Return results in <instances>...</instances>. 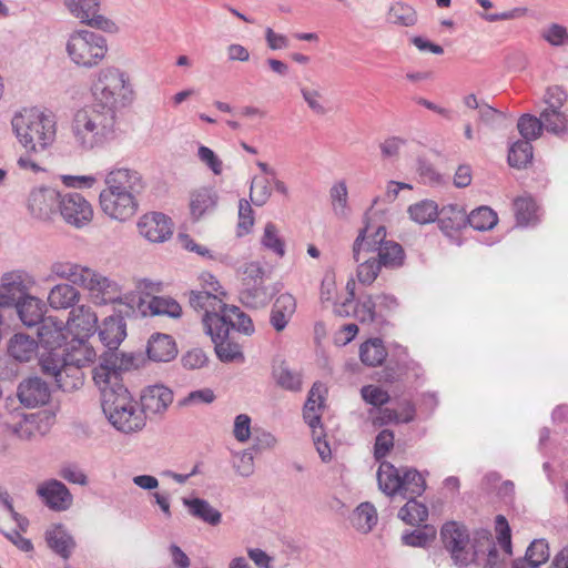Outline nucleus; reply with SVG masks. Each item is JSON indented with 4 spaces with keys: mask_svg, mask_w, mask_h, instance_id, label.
I'll return each mask as SVG.
<instances>
[{
    "mask_svg": "<svg viewBox=\"0 0 568 568\" xmlns=\"http://www.w3.org/2000/svg\"><path fill=\"white\" fill-rule=\"evenodd\" d=\"M130 368V361L110 354L94 368L93 381L101 392V405L109 422L119 432L131 434L145 426V416L121 383V374Z\"/></svg>",
    "mask_w": 568,
    "mask_h": 568,
    "instance_id": "obj_1",
    "label": "nucleus"
},
{
    "mask_svg": "<svg viewBox=\"0 0 568 568\" xmlns=\"http://www.w3.org/2000/svg\"><path fill=\"white\" fill-rule=\"evenodd\" d=\"M74 144L82 151L103 148L118 135V115L94 105L78 110L71 122Z\"/></svg>",
    "mask_w": 568,
    "mask_h": 568,
    "instance_id": "obj_2",
    "label": "nucleus"
},
{
    "mask_svg": "<svg viewBox=\"0 0 568 568\" xmlns=\"http://www.w3.org/2000/svg\"><path fill=\"white\" fill-rule=\"evenodd\" d=\"M90 91L92 105L114 115L119 110L131 105L135 99L130 75L113 65L102 68L94 73Z\"/></svg>",
    "mask_w": 568,
    "mask_h": 568,
    "instance_id": "obj_3",
    "label": "nucleus"
},
{
    "mask_svg": "<svg viewBox=\"0 0 568 568\" xmlns=\"http://www.w3.org/2000/svg\"><path fill=\"white\" fill-rule=\"evenodd\" d=\"M93 351L88 347H72L71 352L40 354L43 374L52 376L59 389L73 392L83 385L84 367L93 358Z\"/></svg>",
    "mask_w": 568,
    "mask_h": 568,
    "instance_id": "obj_4",
    "label": "nucleus"
},
{
    "mask_svg": "<svg viewBox=\"0 0 568 568\" xmlns=\"http://www.w3.org/2000/svg\"><path fill=\"white\" fill-rule=\"evenodd\" d=\"M20 144L29 153L45 151L55 139V122L38 109H23L11 121Z\"/></svg>",
    "mask_w": 568,
    "mask_h": 568,
    "instance_id": "obj_5",
    "label": "nucleus"
},
{
    "mask_svg": "<svg viewBox=\"0 0 568 568\" xmlns=\"http://www.w3.org/2000/svg\"><path fill=\"white\" fill-rule=\"evenodd\" d=\"M81 287L89 292V295L97 304L124 305V315L134 313L136 296L133 293H124L122 285L115 280L88 267Z\"/></svg>",
    "mask_w": 568,
    "mask_h": 568,
    "instance_id": "obj_6",
    "label": "nucleus"
},
{
    "mask_svg": "<svg viewBox=\"0 0 568 568\" xmlns=\"http://www.w3.org/2000/svg\"><path fill=\"white\" fill-rule=\"evenodd\" d=\"M65 51L71 60L79 68L92 69L99 65L108 53L106 39L90 30H75L70 33Z\"/></svg>",
    "mask_w": 568,
    "mask_h": 568,
    "instance_id": "obj_7",
    "label": "nucleus"
},
{
    "mask_svg": "<svg viewBox=\"0 0 568 568\" xmlns=\"http://www.w3.org/2000/svg\"><path fill=\"white\" fill-rule=\"evenodd\" d=\"M440 537L455 566L464 568L479 560L480 550L476 541L470 544L468 530L464 525L456 521L446 523L442 527Z\"/></svg>",
    "mask_w": 568,
    "mask_h": 568,
    "instance_id": "obj_8",
    "label": "nucleus"
},
{
    "mask_svg": "<svg viewBox=\"0 0 568 568\" xmlns=\"http://www.w3.org/2000/svg\"><path fill=\"white\" fill-rule=\"evenodd\" d=\"M567 94L558 85L548 88L545 94L547 106L540 112L545 130L558 136L568 134V115L561 109Z\"/></svg>",
    "mask_w": 568,
    "mask_h": 568,
    "instance_id": "obj_9",
    "label": "nucleus"
},
{
    "mask_svg": "<svg viewBox=\"0 0 568 568\" xmlns=\"http://www.w3.org/2000/svg\"><path fill=\"white\" fill-rule=\"evenodd\" d=\"M97 332L99 339L108 348V351L101 356L100 364L103 362L105 356L116 354L120 359L124 358V361H130V366L132 365V357H126L124 354H119L116 352L120 344L126 337V323L123 315L119 314L105 317L102 324L97 326Z\"/></svg>",
    "mask_w": 568,
    "mask_h": 568,
    "instance_id": "obj_10",
    "label": "nucleus"
},
{
    "mask_svg": "<svg viewBox=\"0 0 568 568\" xmlns=\"http://www.w3.org/2000/svg\"><path fill=\"white\" fill-rule=\"evenodd\" d=\"M70 13L91 28L111 32L115 24L106 17L99 13L100 0H64Z\"/></svg>",
    "mask_w": 568,
    "mask_h": 568,
    "instance_id": "obj_11",
    "label": "nucleus"
},
{
    "mask_svg": "<svg viewBox=\"0 0 568 568\" xmlns=\"http://www.w3.org/2000/svg\"><path fill=\"white\" fill-rule=\"evenodd\" d=\"M58 212L67 223L77 227L90 222L93 214L90 203L77 192L61 194Z\"/></svg>",
    "mask_w": 568,
    "mask_h": 568,
    "instance_id": "obj_12",
    "label": "nucleus"
},
{
    "mask_svg": "<svg viewBox=\"0 0 568 568\" xmlns=\"http://www.w3.org/2000/svg\"><path fill=\"white\" fill-rule=\"evenodd\" d=\"M61 193L53 187H38L30 192L28 209L39 220H50L59 211Z\"/></svg>",
    "mask_w": 568,
    "mask_h": 568,
    "instance_id": "obj_13",
    "label": "nucleus"
},
{
    "mask_svg": "<svg viewBox=\"0 0 568 568\" xmlns=\"http://www.w3.org/2000/svg\"><path fill=\"white\" fill-rule=\"evenodd\" d=\"M39 345L43 348L41 354L68 353L62 348L67 341V328L62 321H58L51 316L47 317L38 327Z\"/></svg>",
    "mask_w": 568,
    "mask_h": 568,
    "instance_id": "obj_14",
    "label": "nucleus"
},
{
    "mask_svg": "<svg viewBox=\"0 0 568 568\" xmlns=\"http://www.w3.org/2000/svg\"><path fill=\"white\" fill-rule=\"evenodd\" d=\"M217 322L220 323V327L215 326L214 328L206 331L214 344V351L217 358L223 363H243L245 361V356L242 351V346L230 339V333H227L226 326H223L225 325L224 320L220 318Z\"/></svg>",
    "mask_w": 568,
    "mask_h": 568,
    "instance_id": "obj_15",
    "label": "nucleus"
},
{
    "mask_svg": "<svg viewBox=\"0 0 568 568\" xmlns=\"http://www.w3.org/2000/svg\"><path fill=\"white\" fill-rule=\"evenodd\" d=\"M67 324L75 331L78 347H87L84 341L97 332L98 316L90 306L79 305L71 310Z\"/></svg>",
    "mask_w": 568,
    "mask_h": 568,
    "instance_id": "obj_16",
    "label": "nucleus"
},
{
    "mask_svg": "<svg viewBox=\"0 0 568 568\" xmlns=\"http://www.w3.org/2000/svg\"><path fill=\"white\" fill-rule=\"evenodd\" d=\"M101 210L111 219L126 221L132 217L138 210L136 196L131 193L122 195L100 194Z\"/></svg>",
    "mask_w": 568,
    "mask_h": 568,
    "instance_id": "obj_17",
    "label": "nucleus"
},
{
    "mask_svg": "<svg viewBox=\"0 0 568 568\" xmlns=\"http://www.w3.org/2000/svg\"><path fill=\"white\" fill-rule=\"evenodd\" d=\"M189 302L195 311L204 312L202 322L205 332L216 326L210 325L209 318L220 317V314H222L225 303L219 294H214L211 291H191Z\"/></svg>",
    "mask_w": 568,
    "mask_h": 568,
    "instance_id": "obj_18",
    "label": "nucleus"
},
{
    "mask_svg": "<svg viewBox=\"0 0 568 568\" xmlns=\"http://www.w3.org/2000/svg\"><path fill=\"white\" fill-rule=\"evenodd\" d=\"M140 234L150 242H164L172 235L170 217L152 212L143 215L138 223Z\"/></svg>",
    "mask_w": 568,
    "mask_h": 568,
    "instance_id": "obj_19",
    "label": "nucleus"
},
{
    "mask_svg": "<svg viewBox=\"0 0 568 568\" xmlns=\"http://www.w3.org/2000/svg\"><path fill=\"white\" fill-rule=\"evenodd\" d=\"M173 400V393L163 385L149 386L141 395L140 409L145 418L163 414Z\"/></svg>",
    "mask_w": 568,
    "mask_h": 568,
    "instance_id": "obj_20",
    "label": "nucleus"
},
{
    "mask_svg": "<svg viewBox=\"0 0 568 568\" xmlns=\"http://www.w3.org/2000/svg\"><path fill=\"white\" fill-rule=\"evenodd\" d=\"M386 237V227L379 225L373 233H369V225L359 230L357 237L353 244V258L355 262H361L367 258L371 253H378L379 246Z\"/></svg>",
    "mask_w": 568,
    "mask_h": 568,
    "instance_id": "obj_21",
    "label": "nucleus"
},
{
    "mask_svg": "<svg viewBox=\"0 0 568 568\" xmlns=\"http://www.w3.org/2000/svg\"><path fill=\"white\" fill-rule=\"evenodd\" d=\"M18 398L27 407L44 405L50 399V388L40 377H29L22 381L18 387Z\"/></svg>",
    "mask_w": 568,
    "mask_h": 568,
    "instance_id": "obj_22",
    "label": "nucleus"
},
{
    "mask_svg": "<svg viewBox=\"0 0 568 568\" xmlns=\"http://www.w3.org/2000/svg\"><path fill=\"white\" fill-rule=\"evenodd\" d=\"M37 493L49 508L59 511L68 509L73 499L68 487L57 479L45 481L38 488Z\"/></svg>",
    "mask_w": 568,
    "mask_h": 568,
    "instance_id": "obj_23",
    "label": "nucleus"
},
{
    "mask_svg": "<svg viewBox=\"0 0 568 568\" xmlns=\"http://www.w3.org/2000/svg\"><path fill=\"white\" fill-rule=\"evenodd\" d=\"M220 318L224 320V326H226L227 333H230L231 329H236L237 332L250 336L255 331L251 317L242 312L237 306L225 304L220 317L215 316L209 318L210 325H216V327H220V323L217 322Z\"/></svg>",
    "mask_w": 568,
    "mask_h": 568,
    "instance_id": "obj_24",
    "label": "nucleus"
},
{
    "mask_svg": "<svg viewBox=\"0 0 568 568\" xmlns=\"http://www.w3.org/2000/svg\"><path fill=\"white\" fill-rule=\"evenodd\" d=\"M148 357L156 363H168L178 355L176 343L172 336L162 333L153 334L146 347Z\"/></svg>",
    "mask_w": 568,
    "mask_h": 568,
    "instance_id": "obj_25",
    "label": "nucleus"
},
{
    "mask_svg": "<svg viewBox=\"0 0 568 568\" xmlns=\"http://www.w3.org/2000/svg\"><path fill=\"white\" fill-rule=\"evenodd\" d=\"M16 310L21 322L28 326H37L42 323L47 306L44 302L31 295H24L18 298Z\"/></svg>",
    "mask_w": 568,
    "mask_h": 568,
    "instance_id": "obj_26",
    "label": "nucleus"
},
{
    "mask_svg": "<svg viewBox=\"0 0 568 568\" xmlns=\"http://www.w3.org/2000/svg\"><path fill=\"white\" fill-rule=\"evenodd\" d=\"M295 312V297L290 293H283L276 297L272 305L270 324L276 332H282L286 328Z\"/></svg>",
    "mask_w": 568,
    "mask_h": 568,
    "instance_id": "obj_27",
    "label": "nucleus"
},
{
    "mask_svg": "<svg viewBox=\"0 0 568 568\" xmlns=\"http://www.w3.org/2000/svg\"><path fill=\"white\" fill-rule=\"evenodd\" d=\"M326 388L321 382H315L308 392L303 407V418L313 429L321 426L322 409L324 406V393Z\"/></svg>",
    "mask_w": 568,
    "mask_h": 568,
    "instance_id": "obj_28",
    "label": "nucleus"
},
{
    "mask_svg": "<svg viewBox=\"0 0 568 568\" xmlns=\"http://www.w3.org/2000/svg\"><path fill=\"white\" fill-rule=\"evenodd\" d=\"M400 410L389 407L377 408V415L373 416V425L382 427L388 424H408L415 419L416 410L410 400L400 403Z\"/></svg>",
    "mask_w": 568,
    "mask_h": 568,
    "instance_id": "obj_29",
    "label": "nucleus"
},
{
    "mask_svg": "<svg viewBox=\"0 0 568 568\" xmlns=\"http://www.w3.org/2000/svg\"><path fill=\"white\" fill-rule=\"evenodd\" d=\"M17 420L12 424H6L7 430L22 440H31L38 435H43L40 427L41 417L39 414H20L16 416Z\"/></svg>",
    "mask_w": 568,
    "mask_h": 568,
    "instance_id": "obj_30",
    "label": "nucleus"
},
{
    "mask_svg": "<svg viewBox=\"0 0 568 568\" xmlns=\"http://www.w3.org/2000/svg\"><path fill=\"white\" fill-rule=\"evenodd\" d=\"M105 183H115L122 189L131 192L132 196H136L144 189L141 174L132 169L118 168L111 170L104 179Z\"/></svg>",
    "mask_w": 568,
    "mask_h": 568,
    "instance_id": "obj_31",
    "label": "nucleus"
},
{
    "mask_svg": "<svg viewBox=\"0 0 568 568\" xmlns=\"http://www.w3.org/2000/svg\"><path fill=\"white\" fill-rule=\"evenodd\" d=\"M80 300V292L71 284L61 283L53 286L48 295V303L54 310L75 307Z\"/></svg>",
    "mask_w": 568,
    "mask_h": 568,
    "instance_id": "obj_32",
    "label": "nucleus"
},
{
    "mask_svg": "<svg viewBox=\"0 0 568 568\" xmlns=\"http://www.w3.org/2000/svg\"><path fill=\"white\" fill-rule=\"evenodd\" d=\"M183 505L187 508L190 515L211 526H217L222 520V514L202 498H183Z\"/></svg>",
    "mask_w": 568,
    "mask_h": 568,
    "instance_id": "obj_33",
    "label": "nucleus"
},
{
    "mask_svg": "<svg viewBox=\"0 0 568 568\" xmlns=\"http://www.w3.org/2000/svg\"><path fill=\"white\" fill-rule=\"evenodd\" d=\"M402 468H396L388 462H383L377 471L379 489L387 496L399 494L403 481L400 480Z\"/></svg>",
    "mask_w": 568,
    "mask_h": 568,
    "instance_id": "obj_34",
    "label": "nucleus"
},
{
    "mask_svg": "<svg viewBox=\"0 0 568 568\" xmlns=\"http://www.w3.org/2000/svg\"><path fill=\"white\" fill-rule=\"evenodd\" d=\"M400 480L403 485L398 495L404 499L417 498L422 496L426 489L424 476L415 468L403 467Z\"/></svg>",
    "mask_w": 568,
    "mask_h": 568,
    "instance_id": "obj_35",
    "label": "nucleus"
},
{
    "mask_svg": "<svg viewBox=\"0 0 568 568\" xmlns=\"http://www.w3.org/2000/svg\"><path fill=\"white\" fill-rule=\"evenodd\" d=\"M272 293L261 283H247L240 292V301L250 308H261L271 300Z\"/></svg>",
    "mask_w": 568,
    "mask_h": 568,
    "instance_id": "obj_36",
    "label": "nucleus"
},
{
    "mask_svg": "<svg viewBox=\"0 0 568 568\" xmlns=\"http://www.w3.org/2000/svg\"><path fill=\"white\" fill-rule=\"evenodd\" d=\"M49 547L63 559H68L75 547L72 536L61 526H55L45 535Z\"/></svg>",
    "mask_w": 568,
    "mask_h": 568,
    "instance_id": "obj_37",
    "label": "nucleus"
},
{
    "mask_svg": "<svg viewBox=\"0 0 568 568\" xmlns=\"http://www.w3.org/2000/svg\"><path fill=\"white\" fill-rule=\"evenodd\" d=\"M375 257L382 267L398 268L404 265L405 252L400 244L385 237Z\"/></svg>",
    "mask_w": 568,
    "mask_h": 568,
    "instance_id": "obj_38",
    "label": "nucleus"
},
{
    "mask_svg": "<svg viewBox=\"0 0 568 568\" xmlns=\"http://www.w3.org/2000/svg\"><path fill=\"white\" fill-rule=\"evenodd\" d=\"M38 348V343L30 336L18 333L14 334L8 345V353L19 362H29Z\"/></svg>",
    "mask_w": 568,
    "mask_h": 568,
    "instance_id": "obj_39",
    "label": "nucleus"
},
{
    "mask_svg": "<svg viewBox=\"0 0 568 568\" xmlns=\"http://www.w3.org/2000/svg\"><path fill=\"white\" fill-rule=\"evenodd\" d=\"M417 11L406 2L397 1L387 11V21L400 27H413L417 23Z\"/></svg>",
    "mask_w": 568,
    "mask_h": 568,
    "instance_id": "obj_40",
    "label": "nucleus"
},
{
    "mask_svg": "<svg viewBox=\"0 0 568 568\" xmlns=\"http://www.w3.org/2000/svg\"><path fill=\"white\" fill-rule=\"evenodd\" d=\"M273 377L276 384L285 390L300 392L302 389V374L293 371L285 362L273 367Z\"/></svg>",
    "mask_w": 568,
    "mask_h": 568,
    "instance_id": "obj_41",
    "label": "nucleus"
},
{
    "mask_svg": "<svg viewBox=\"0 0 568 568\" xmlns=\"http://www.w3.org/2000/svg\"><path fill=\"white\" fill-rule=\"evenodd\" d=\"M87 270L88 266H83L71 262H54L50 267V272L52 275L62 280H68L73 285H78L80 287L83 282Z\"/></svg>",
    "mask_w": 568,
    "mask_h": 568,
    "instance_id": "obj_42",
    "label": "nucleus"
},
{
    "mask_svg": "<svg viewBox=\"0 0 568 568\" xmlns=\"http://www.w3.org/2000/svg\"><path fill=\"white\" fill-rule=\"evenodd\" d=\"M353 316L362 324L381 325V313H376L372 294L364 295L356 302Z\"/></svg>",
    "mask_w": 568,
    "mask_h": 568,
    "instance_id": "obj_43",
    "label": "nucleus"
},
{
    "mask_svg": "<svg viewBox=\"0 0 568 568\" xmlns=\"http://www.w3.org/2000/svg\"><path fill=\"white\" fill-rule=\"evenodd\" d=\"M352 523L358 531L369 532L377 524V511L374 505L368 501L358 505L353 513Z\"/></svg>",
    "mask_w": 568,
    "mask_h": 568,
    "instance_id": "obj_44",
    "label": "nucleus"
},
{
    "mask_svg": "<svg viewBox=\"0 0 568 568\" xmlns=\"http://www.w3.org/2000/svg\"><path fill=\"white\" fill-rule=\"evenodd\" d=\"M386 349L382 339L373 338L363 343L359 347V357L363 364L367 366H378L386 358Z\"/></svg>",
    "mask_w": 568,
    "mask_h": 568,
    "instance_id": "obj_45",
    "label": "nucleus"
},
{
    "mask_svg": "<svg viewBox=\"0 0 568 568\" xmlns=\"http://www.w3.org/2000/svg\"><path fill=\"white\" fill-rule=\"evenodd\" d=\"M514 209L517 224L521 226L534 225L539 220L537 204L529 196L516 199Z\"/></svg>",
    "mask_w": 568,
    "mask_h": 568,
    "instance_id": "obj_46",
    "label": "nucleus"
},
{
    "mask_svg": "<svg viewBox=\"0 0 568 568\" xmlns=\"http://www.w3.org/2000/svg\"><path fill=\"white\" fill-rule=\"evenodd\" d=\"M409 217L418 224L434 222L439 214L438 205L432 200H423L408 206Z\"/></svg>",
    "mask_w": 568,
    "mask_h": 568,
    "instance_id": "obj_47",
    "label": "nucleus"
},
{
    "mask_svg": "<svg viewBox=\"0 0 568 568\" xmlns=\"http://www.w3.org/2000/svg\"><path fill=\"white\" fill-rule=\"evenodd\" d=\"M439 224L443 229L459 230L466 225V211L458 204H448L439 210Z\"/></svg>",
    "mask_w": 568,
    "mask_h": 568,
    "instance_id": "obj_48",
    "label": "nucleus"
},
{
    "mask_svg": "<svg viewBox=\"0 0 568 568\" xmlns=\"http://www.w3.org/2000/svg\"><path fill=\"white\" fill-rule=\"evenodd\" d=\"M498 222L497 214L488 206H480L473 210L466 217V224L474 230H491Z\"/></svg>",
    "mask_w": 568,
    "mask_h": 568,
    "instance_id": "obj_49",
    "label": "nucleus"
},
{
    "mask_svg": "<svg viewBox=\"0 0 568 568\" xmlns=\"http://www.w3.org/2000/svg\"><path fill=\"white\" fill-rule=\"evenodd\" d=\"M428 517L427 507L417 501L416 498H407V503L399 509L398 518L407 525H418Z\"/></svg>",
    "mask_w": 568,
    "mask_h": 568,
    "instance_id": "obj_50",
    "label": "nucleus"
},
{
    "mask_svg": "<svg viewBox=\"0 0 568 568\" xmlns=\"http://www.w3.org/2000/svg\"><path fill=\"white\" fill-rule=\"evenodd\" d=\"M148 308L151 315H166L172 318H179L182 315L181 305L170 296H153Z\"/></svg>",
    "mask_w": 568,
    "mask_h": 568,
    "instance_id": "obj_51",
    "label": "nucleus"
},
{
    "mask_svg": "<svg viewBox=\"0 0 568 568\" xmlns=\"http://www.w3.org/2000/svg\"><path fill=\"white\" fill-rule=\"evenodd\" d=\"M476 546L479 548V557L486 556L483 568H501L499 551L493 538L488 534H483L476 539ZM480 564V559L476 561Z\"/></svg>",
    "mask_w": 568,
    "mask_h": 568,
    "instance_id": "obj_52",
    "label": "nucleus"
},
{
    "mask_svg": "<svg viewBox=\"0 0 568 568\" xmlns=\"http://www.w3.org/2000/svg\"><path fill=\"white\" fill-rule=\"evenodd\" d=\"M216 204V195L210 189H201L191 196L190 210L195 219H200L206 211Z\"/></svg>",
    "mask_w": 568,
    "mask_h": 568,
    "instance_id": "obj_53",
    "label": "nucleus"
},
{
    "mask_svg": "<svg viewBox=\"0 0 568 568\" xmlns=\"http://www.w3.org/2000/svg\"><path fill=\"white\" fill-rule=\"evenodd\" d=\"M532 160V145L530 142L519 140L515 142L508 152V163L513 168H525Z\"/></svg>",
    "mask_w": 568,
    "mask_h": 568,
    "instance_id": "obj_54",
    "label": "nucleus"
},
{
    "mask_svg": "<svg viewBox=\"0 0 568 568\" xmlns=\"http://www.w3.org/2000/svg\"><path fill=\"white\" fill-rule=\"evenodd\" d=\"M517 129L523 140L531 142L541 135L545 126L544 123H541V115L537 118L531 114H524L517 122Z\"/></svg>",
    "mask_w": 568,
    "mask_h": 568,
    "instance_id": "obj_55",
    "label": "nucleus"
},
{
    "mask_svg": "<svg viewBox=\"0 0 568 568\" xmlns=\"http://www.w3.org/2000/svg\"><path fill=\"white\" fill-rule=\"evenodd\" d=\"M332 207L338 217L348 215V191L345 181H338L329 190Z\"/></svg>",
    "mask_w": 568,
    "mask_h": 568,
    "instance_id": "obj_56",
    "label": "nucleus"
},
{
    "mask_svg": "<svg viewBox=\"0 0 568 568\" xmlns=\"http://www.w3.org/2000/svg\"><path fill=\"white\" fill-rule=\"evenodd\" d=\"M30 283L27 273L17 271L4 274L0 286L7 288L17 298V294L27 295L26 292L29 290Z\"/></svg>",
    "mask_w": 568,
    "mask_h": 568,
    "instance_id": "obj_57",
    "label": "nucleus"
},
{
    "mask_svg": "<svg viewBox=\"0 0 568 568\" xmlns=\"http://www.w3.org/2000/svg\"><path fill=\"white\" fill-rule=\"evenodd\" d=\"M357 272L356 276L361 284L371 285L377 278L382 266L377 262L375 256L363 258L361 262H357Z\"/></svg>",
    "mask_w": 568,
    "mask_h": 568,
    "instance_id": "obj_58",
    "label": "nucleus"
},
{
    "mask_svg": "<svg viewBox=\"0 0 568 568\" xmlns=\"http://www.w3.org/2000/svg\"><path fill=\"white\" fill-rule=\"evenodd\" d=\"M261 242L264 247L273 251L280 257L284 256L285 243L278 235L277 227L274 223H266Z\"/></svg>",
    "mask_w": 568,
    "mask_h": 568,
    "instance_id": "obj_59",
    "label": "nucleus"
},
{
    "mask_svg": "<svg viewBox=\"0 0 568 568\" xmlns=\"http://www.w3.org/2000/svg\"><path fill=\"white\" fill-rule=\"evenodd\" d=\"M361 396L366 404H369L375 408H379L390 400V396L387 390L373 384L363 386L361 388Z\"/></svg>",
    "mask_w": 568,
    "mask_h": 568,
    "instance_id": "obj_60",
    "label": "nucleus"
},
{
    "mask_svg": "<svg viewBox=\"0 0 568 568\" xmlns=\"http://www.w3.org/2000/svg\"><path fill=\"white\" fill-rule=\"evenodd\" d=\"M549 558V546L545 539L534 540L528 547L525 558L537 568Z\"/></svg>",
    "mask_w": 568,
    "mask_h": 568,
    "instance_id": "obj_61",
    "label": "nucleus"
},
{
    "mask_svg": "<svg viewBox=\"0 0 568 568\" xmlns=\"http://www.w3.org/2000/svg\"><path fill=\"white\" fill-rule=\"evenodd\" d=\"M272 194L270 181L266 178L255 176L251 183V201L256 206L264 205Z\"/></svg>",
    "mask_w": 568,
    "mask_h": 568,
    "instance_id": "obj_62",
    "label": "nucleus"
},
{
    "mask_svg": "<svg viewBox=\"0 0 568 568\" xmlns=\"http://www.w3.org/2000/svg\"><path fill=\"white\" fill-rule=\"evenodd\" d=\"M376 313H381V325L386 323V317L395 311L399 303L396 296L387 293L373 295Z\"/></svg>",
    "mask_w": 568,
    "mask_h": 568,
    "instance_id": "obj_63",
    "label": "nucleus"
},
{
    "mask_svg": "<svg viewBox=\"0 0 568 568\" xmlns=\"http://www.w3.org/2000/svg\"><path fill=\"white\" fill-rule=\"evenodd\" d=\"M209 357L206 353L199 347H194L185 352L181 357V364L185 369H200L206 366Z\"/></svg>",
    "mask_w": 568,
    "mask_h": 568,
    "instance_id": "obj_64",
    "label": "nucleus"
}]
</instances>
